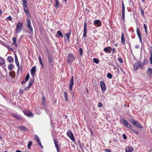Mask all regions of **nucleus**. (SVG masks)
<instances>
[{
	"label": "nucleus",
	"mask_w": 152,
	"mask_h": 152,
	"mask_svg": "<svg viewBox=\"0 0 152 152\" xmlns=\"http://www.w3.org/2000/svg\"><path fill=\"white\" fill-rule=\"evenodd\" d=\"M33 142L32 141H30L29 142L28 145V149H30L31 148V147L32 145V144Z\"/></svg>",
	"instance_id": "37"
},
{
	"label": "nucleus",
	"mask_w": 152,
	"mask_h": 152,
	"mask_svg": "<svg viewBox=\"0 0 152 152\" xmlns=\"http://www.w3.org/2000/svg\"><path fill=\"white\" fill-rule=\"evenodd\" d=\"M34 82V80H31V81H30L29 82V85H28V87H26L25 88L24 90H26L28 89V88H29L32 85V84H33V83Z\"/></svg>",
	"instance_id": "25"
},
{
	"label": "nucleus",
	"mask_w": 152,
	"mask_h": 152,
	"mask_svg": "<svg viewBox=\"0 0 152 152\" xmlns=\"http://www.w3.org/2000/svg\"><path fill=\"white\" fill-rule=\"evenodd\" d=\"M123 137L124 139H127V137L125 134H123Z\"/></svg>",
	"instance_id": "48"
},
{
	"label": "nucleus",
	"mask_w": 152,
	"mask_h": 152,
	"mask_svg": "<svg viewBox=\"0 0 152 152\" xmlns=\"http://www.w3.org/2000/svg\"><path fill=\"white\" fill-rule=\"evenodd\" d=\"M121 43L123 44H125V39L124 37V34L123 33H122L121 35Z\"/></svg>",
	"instance_id": "23"
},
{
	"label": "nucleus",
	"mask_w": 152,
	"mask_h": 152,
	"mask_svg": "<svg viewBox=\"0 0 152 152\" xmlns=\"http://www.w3.org/2000/svg\"><path fill=\"white\" fill-rule=\"evenodd\" d=\"M7 60L10 63L11 62L13 61V58L10 56H9L7 57Z\"/></svg>",
	"instance_id": "28"
},
{
	"label": "nucleus",
	"mask_w": 152,
	"mask_h": 152,
	"mask_svg": "<svg viewBox=\"0 0 152 152\" xmlns=\"http://www.w3.org/2000/svg\"><path fill=\"white\" fill-rule=\"evenodd\" d=\"M74 85V81H70L69 87V89L70 91H72V86Z\"/></svg>",
	"instance_id": "24"
},
{
	"label": "nucleus",
	"mask_w": 152,
	"mask_h": 152,
	"mask_svg": "<svg viewBox=\"0 0 152 152\" xmlns=\"http://www.w3.org/2000/svg\"><path fill=\"white\" fill-rule=\"evenodd\" d=\"M143 26H144V28L145 29V30L146 29H147V28H146V25H145V24H144V25H143Z\"/></svg>",
	"instance_id": "53"
},
{
	"label": "nucleus",
	"mask_w": 152,
	"mask_h": 152,
	"mask_svg": "<svg viewBox=\"0 0 152 152\" xmlns=\"http://www.w3.org/2000/svg\"><path fill=\"white\" fill-rule=\"evenodd\" d=\"M57 34L58 36H60L62 38L63 37V36L60 31H58L57 32Z\"/></svg>",
	"instance_id": "33"
},
{
	"label": "nucleus",
	"mask_w": 152,
	"mask_h": 152,
	"mask_svg": "<svg viewBox=\"0 0 152 152\" xmlns=\"http://www.w3.org/2000/svg\"><path fill=\"white\" fill-rule=\"evenodd\" d=\"M38 144L42 148H43V146H42V144L40 142V141L39 142H37Z\"/></svg>",
	"instance_id": "47"
},
{
	"label": "nucleus",
	"mask_w": 152,
	"mask_h": 152,
	"mask_svg": "<svg viewBox=\"0 0 152 152\" xmlns=\"http://www.w3.org/2000/svg\"><path fill=\"white\" fill-rule=\"evenodd\" d=\"M104 51L106 53H110L111 51V49L107 48H105L104 49Z\"/></svg>",
	"instance_id": "27"
},
{
	"label": "nucleus",
	"mask_w": 152,
	"mask_h": 152,
	"mask_svg": "<svg viewBox=\"0 0 152 152\" xmlns=\"http://www.w3.org/2000/svg\"><path fill=\"white\" fill-rule=\"evenodd\" d=\"M126 152H132L133 151V148L131 146H127L125 148Z\"/></svg>",
	"instance_id": "17"
},
{
	"label": "nucleus",
	"mask_w": 152,
	"mask_h": 152,
	"mask_svg": "<svg viewBox=\"0 0 152 152\" xmlns=\"http://www.w3.org/2000/svg\"><path fill=\"white\" fill-rule=\"evenodd\" d=\"M23 8L25 13L27 15L29 14V13L28 11V8L27 5H23Z\"/></svg>",
	"instance_id": "15"
},
{
	"label": "nucleus",
	"mask_w": 152,
	"mask_h": 152,
	"mask_svg": "<svg viewBox=\"0 0 152 152\" xmlns=\"http://www.w3.org/2000/svg\"><path fill=\"white\" fill-rule=\"evenodd\" d=\"M2 138V137L1 136V135L0 134V140Z\"/></svg>",
	"instance_id": "62"
},
{
	"label": "nucleus",
	"mask_w": 152,
	"mask_h": 152,
	"mask_svg": "<svg viewBox=\"0 0 152 152\" xmlns=\"http://www.w3.org/2000/svg\"><path fill=\"white\" fill-rule=\"evenodd\" d=\"M15 62L17 66L18 67V70L17 71H18L20 69V66L18 62L16 55H15Z\"/></svg>",
	"instance_id": "19"
},
{
	"label": "nucleus",
	"mask_w": 152,
	"mask_h": 152,
	"mask_svg": "<svg viewBox=\"0 0 152 152\" xmlns=\"http://www.w3.org/2000/svg\"><path fill=\"white\" fill-rule=\"evenodd\" d=\"M67 134L72 141H75L74 135L71 132V131L67 132Z\"/></svg>",
	"instance_id": "5"
},
{
	"label": "nucleus",
	"mask_w": 152,
	"mask_h": 152,
	"mask_svg": "<svg viewBox=\"0 0 152 152\" xmlns=\"http://www.w3.org/2000/svg\"><path fill=\"white\" fill-rule=\"evenodd\" d=\"M87 34V26L86 23L85 22H84V27L83 29V36L84 37H86Z\"/></svg>",
	"instance_id": "11"
},
{
	"label": "nucleus",
	"mask_w": 152,
	"mask_h": 152,
	"mask_svg": "<svg viewBox=\"0 0 152 152\" xmlns=\"http://www.w3.org/2000/svg\"><path fill=\"white\" fill-rule=\"evenodd\" d=\"M145 32L146 33V34H147V29H146L145 30Z\"/></svg>",
	"instance_id": "57"
},
{
	"label": "nucleus",
	"mask_w": 152,
	"mask_h": 152,
	"mask_svg": "<svg viewBox=\"0 0 152 152\" xmlns=\"http://www.w3.org/2000/svg\"><path fill=\"white\" fill-rule=\"evenodd\" d=\"M115 48H113V53H114V50H115Z\"/></svg>",
	"instance_id": "59"
},
{
	"label": "nucleus",
	"mask_w": 152,
	"mask_h": 152,
	"mask_svg": "<svg viewBox=\"0 0 152 152\" xmlns=\"http://www.w3.org/2000/svg\"><path fill=\"white\" fill-rule=\"evenodd\" d=\"M107 77L108 78L110 79L112 78V75L111 74L108 73L107 75Z\"/></svg>",
	"instance_id": "41"
},
{
	"label": "nucleus",
	"mask_w": 152,
	"mask_h": 152,
	"mask_svg": "<svg viewBox=\"0 0 152 152\" xmlns=\"http://www.w3.org/2000/svg\"><path fill=\"white\" fill-rule=\"evenodd\" d=\"M75 59L74 55L71 53L69 54L68 56V62L70 63L73 61Z\"/></svg>",
	"instance_id": "4"
},
{
	"label": "nucleus",
	"mask_w": 152,
	"mask_h": 152,
	"mask_svg": "<svg viewBox=\"0 0 152 152\" xmlns=\"http://www.w3.org/2000/svg\"><path fill=\"white\" fill-rule=\"evenodd\" d=\"M23 28L22 23L19 21H18L16 25V32L17 34L20 33L22 30Z\"/></svg>",
	"instance_id": "1"
},
{
	"label": "nucleus",
	"mask_w": 152,
	"mask_h": 152,
	"mask_svg": "<svg viewBox=\"0 0 152 152\" xmlns=\"http://www.w3.org/2000/svg\"><path fill=\"white\" fill-rule=\"evenodd\" d=\"M23 3V5H27V0H22Z\"/></svg>",
	"instance_id": "42"
},
{
	"label": "nucleus",
	"mask_w": 152,
	"mask_h": 152,
	"mask_svg": "<svg viewBox=\"0 0 152 152\" xmlns=\"http://www.w3.org/2000/svg\"><path fill=\"white\" fill-rule=\"evenodd\" d=\"M16 39L15 37H14L12 38V40L14 44H15L16 41Z\"/></svg>",
	"instance_id": "44"
},
{
	"label": "nucleus",
	"mask_w": 152,
	"mask_h": 152,
	"mask_svg": "<svg viewBox=\"0 0 152 152\" xmlns=\"http://www.w3.org/2000/svg\"><path fill=\"white\" fill-rule=\"evenodd\" d=\"M4 59L0 56V65L4 64Z\"/></svg>",
	"instance_id": "29"
},
{
	"label": "nucleus",
	"mask_w": 152,
	"mask_h": 152,
	"mask_svg": "<svg viewBox=\"0 0 152 152\" xmlns=\"http://www.w3.org/2000/svg\"><path fill=\"white\" fill-rule=\"evenodd\" d=\"M135 48H139V47H138V45H136L135 46Z\"/></svg>",
	"instance_id": "58"
},
{
	"label": "nucleus",
	"mask_w": 152,
	"mask_h": 152,
	"mask_svg": "<svg viewBox=\"0 0 152 152\" xmlns=\"http://www.w3.org/2000/svg\"><path fill=\"white\" fill-rule=\"evenodd\" d=\"M100 85L102 88V91H105L106 90V87L104 83L102 81H101L100 83Z\"/></svg>",
	"instance_id": "9"
},
{
	"label": "nucleus",
	"mask_w": 152,
	"mask_h": 152,
	"mask_svg": "<svg viewBox=\"0 0 152 152\" xmlns=\"http://www.w3.org/2000/svg\"><path fill=\"white\" fill-rule=\"evenodd\" d=\"M137 35L139 37V38L140 39V42L141 43H142V37L140 33V31L139 29L138 28H137Z\"/></svg>",
	"instance_id": "13"
},
{
	"label": "nucleus",
	"mask_w": 152,
	"mask_h": 152,
	"mask_svg": "<svg viewBox=\"0 0 152 152\" xmlns=\"http://www.w3.org/2000/svg\"><path fill=\"white\" fill-rule=\"evenodd\" d=\"M70 81H74V80H73V76H72V77Z\"/></svg>",
	"instance_id": "56"
},
{
	"label": "nucleus",
	"mask_w": 152,
	"mask_h": 152,
	"mask_svg": "<svg viewBox=\"0 0 152 152\" xmlns=\"http://www.w3.org/2000/svg\"><path fill=\"white\" fill-rule=\"evenodd\" d=\"M24 114L26 115L29 117L33 116V115L32 113L29 111L28 110H25L23 111Z\"/></svg>",
	"instance_id": "6"
},
{
	"label": "nucleus",
	"mask_w": 152,
	"mask_h": 152,
	"mask_svg": "<svg viewBox=\"0 0 152 152\" xmlns=\"http://www.w3.org/2000/svg\"><path fill=\"white\" fill-rule=\"evenodd\" d=\"M71 31H70L68 33H66V36L67 37V39L68 41H69V37L70 36L71 34Z\"/></svg>",
	"instance_id": "30"
},
{
	"label": "nucleus",
	"mask_w": 152,
	"mask_h": 152,
	"mask_svg": "<svg viewBox=\"0 0 152 152\" xmlns=\"http://www.w3.org/2000/svg\"><path fill=\"white\" fill-rule=\"evenodd\" d=\"M55 7L57 9L58 7L60 5V4L58 0H55Z\"/></svg>",
	"instance_id": "22"
},
{
	"label": "nucleus",
	"mask_w": 152,
	"mask_h": 152,
	"mask_svg": "<svg viewBox=\"0 0 152 152\" xmlns=\"http://www.w3.org/2000/svg\"><path fill=\"white\" fill-rule=\"evenodd\" d=\"M13 67V65L12 64H10L8 66V68L9 70H12Z\"/></svg>",
	"instance_id": "34"
},
{
	"label": "nucleus",
	"mask_w": 152,
	"mask_h": 152,
	"mask_svg": "<svg viewBox=\"0 0 152 152\" xmlns=\"http://www.w3.org/2000/svg\"><path fill=\"white\" fill-rule=\"evenodd\" d=\"M150 63L152 64V53L151 50L150 51Z\"/></svg>",
	"instance_id": "35"
},
{
	"label": "nucleus",
	"mask_w": 152,
	"mask_h": 152,
	"mask_svg": "<svg viewBox=\"0 0 152 152\" xmlns=\"http://www.w3.org/2000/svg\"><path fill=\"white\" fill-rule=\"evenodd\" d=\"M35 139L37 142L40 141L39 137L37 135H36L35 136Z\"/></svg>",
	"instance_id": "39"
},
{
	"label": "nucleus",
	"mask_w": 152,
	"mask_h": 152,
	"mask_svg": "<svg viewBox=\"0 0 152 152\" xmlns=\"http://www.w3.org/2000/svg\"><path fill=\"white\" fill-rule=\"evenodd\" d=\"M29 74H28L27 75L26 77L25 78V80L26 81H27L29 79Z\"/></svg>",
	"instance_id": "40"
},
{
	"label": "nucleus",
	"mask_w": 152,
	"mask_h": 152,
	"mask_svg": "<svg viewBox=\"0 0 152 152\" xmlns=\"http://www.w3.org/2000/svg\"><path fill=\"white\" fill-rule=\"evenodd\" d=\"M48 60L49 63H51L53 62V59L50 56L48 57Z\"/></svg>",
	"instance_id": "36"
},
{
	"label": "nucleus",
	"mask_w": 152,
	"mask_h": 152,
	"mask_svg": "<svg viewBox=\"0 0 152 152\" xmlns=\"http://www.w3.org/2000/svg\"><path fill=\"white\" fill-rule=\"evenodd\" d=\"M122 18L123 20L124 21L125 20V6L124 3L122 4Z\"/></svg>",
	"instance_id": "8"
},
{
	"label": "nucleus",
	"mask_w": 152,
	"mask_h": 152,
	"mask_svg": "<svg viewBox=\"0 0 152 152\" xmlns=\"http://www.w3.org/2000/svg\"><path fill=\"white\" fill-rule=\"evenodd\" d=\"M141 1L142 2H143L145 1V0H141Z\"/></svg>",
	"instance_id": "64"
},
{
	"label": "nucleus",
	"mask_w": 152,
	"mask_h": 152,
	"mask_svg": "<svg viewBox=\"0 0 152 152\" xmlns=\"http://www.w3.org/2000/svg\"><path fill=\"white\" fill-rule=\"evenodd\" d=\"M12 20V18L11 16H9L7 18V20Z\"/></svg>",
	"instance_id": "45"
},
{
	"label": "nucleus",
	"mask_w": 152,
	"mask_h": 152,
	"mask_svg": "<svg viewBox=\"0 0 152 152\" xmlns=\"http://www.w3.org/2000/svg\"><path fill=\"white\" fill-rule=\"evenodd\" d=\"M45 104V99L44 97H43L42 104L44 105Z\"/></svg>",
	"instance_id": "46"
},
{
	"label": "nucleus",
	"mask_w": 152,
	"mask_h": 152,
	"mask_svg": "<svg viewBox=\"0 0 152 152\" xmlns=\"http://www.w3.org/2000/svg\"><path fill=\"white\" fill-rule=\"evenodd\" d=\"M141 63L137 62V63H135L134 66V69L135 71H136L138 69V67L139 66H140Z\"/></svg>",
	"instance_id": "18"
},
{
	"label": "nucleus",
	"mask_w": 152,
	"mask_h": 152,
	"mask_svg": "<svg viewBox=\"0 0 152 152\" xmlns=\"http://www.w3.org/2000/svg\"><path fill=\"white\" fill-rule=\"evenodd\" d=\"M54 142L55 145V147L57 149L58 152H60V148L58 146V142L55 139L53 140Z\"/></svg>",
	"instance_id": "10"
},
{
	"label": "nucleus",
	"mask_w": 152,
	"mask_h": 152,
	"mask_svg": "<svg viewBox=\"0 0 152 152\" xmlns=\"http://www.w3.org/2000/svg\"><path fill=\"white\" fill-rule=\"evenodd\" d=\"M132 132L134 133H135V134H136L137 135L138 134H139V132H138L137 131H136V130H135L134 129H132Z\"/></svg>",
	"instance_id": "43"
},
{
	"label": "nucleus",
	"mask_w": 152,
	"mask_h": 152,
	"mask_svg": "<svg viewBox=\"0 0 152 152\" xmlns=\"http://www.w3.org/2000/svg\"><path fill=\"white\" fill-rule=\"evenodd\" d=\"M104 151L106 152H111L108 149H105L104 150Z\"/></svg>",
	"instance_id": "51"
},
{
	"label": "nucleus",
	"mask_w": 152,
	"mask_h": 152,
	"mask_svg": "<svg viewBox=\"0 0 152 152\" xmlns=\"http://www.w3.org/2000/svg\"><path fill=\"white\" fill-rule=\"evenodd\" d=\"M94 24L97 26L99 27L101 25V22L98 20H95L94 22Z\"/></svg>",
	"instance_id": "16"
},
{
	"label": "nucleus",
	"mask_w": 152,
	"mask_h": 152,
	"mask_svg": "<svg viewBox=\"0 0 152 152\" xmlns=\"http://www.w3.org/2000/svg\"><path fill=\"white\" fill-rule=\"evenodd\" d=\"M118 60L121 63H122L123 62L122 59L121 58H119Z\"/></svg>",
	"instance_id": "50"
},
{
	"label": "nucleus",
	"mask_w": 152,
	"mask_h": 152,
	"mask_svg": "<svg viewBox=\"0 0 152 152\" xmlns=\"http://www.w3.org/2000/svg\"><path fill=\"white\" fill-rule=\"evenodd\" d=\"M130 121L131 123L135 127H137L140 129H142V125L139 123L137 122L136 121L131 119L130 120Z\"/></svg>",
	"instance_id": "2"
},
{
	"label": "nucleus",
	"mask_w": 152,
	"mask_h": 152,
	"mask_svg": "<svg viewBox=\"0 0 152 152\" xmlns=\"http://www.w3.org/2000/svg\"><path fill=\"white\" fill-rule=\"evenodd\" d=\"M36 66H33L31 69V75L34 77V76L35 74V72L36 71Z\"/></svg>",
	"instance_id": "14"
},
{
	"label": "nucleus",
	"mask_w": 152,
	"mask_h": 152,
	"mask_svg": "<svg viewBox=\"0 0 152 152\" xmlns=\"http://www.w3.org/2000/svg\"><path fill=\"white\" fill-rule=\"evenodd\" d=\"M19 129L20 130H24L26 131L28 129L27 128L24 126H20L19 127Z\"/></svg>",
	"instance_id": "26"
},
{
	"label": "nucleus",
	"mask_w": 152,
	"mask_h": 152,
	"mask_svg": "<svg viewBox=\"0 0 152 152\" xmlns=\"http://www.w3.org/2000/svg\"><path fill=\"white\" fill-rule=\"evenodd\" d=\"M122 121L124 125L127 127L131 128V126L130 124H129L126 120L124 119H123Z\"/></svg>",
	"instance_id": "7"
},
{
	"label": "nucleus",
	"mask_w": 152,
	"mask_h": 152,
	"mask_svg": "<svg viewBox=\"0 0 152 152\" xmlns=\"http://www.w3.org/2000/svg\"><path fill=\"white\" fill-rule=\"evenodd\" d=\"M147 74L150 77H152V69L149 68L147 72Z\"/></svg>",
	"instance_id": "20"
},
{
	"label": "nucleus",
	"mask_w": 152,
	"mask_h": 152,
	"mask_svg": "<svg viewBox=\"0 0 152 152\" xmlns=\"http://www.w3.org/2000/svg\"><path fill=\"white\" fill-rule=\"evenodd\" d=\"M39 63L41 64V65L43 67V65L42 63V59L41 58V56H39Z\"/></svg>",
	"instance_id": "32"
},
{
	"label": "nucleus",
	"mask_w": 152,
	"mask_h": 152,
	"mask_svg": "<svg viewBox=\"0 0 152 152\" xmlns=\"http://www.w3.org/2000/svg\"><path fill=\"white\" fill-rule=\"evenodd\" d=\"M93 61L95 63H96L97 64H98L99 63V60L96 58H94L93 59Z\"/></svg>",
	"instance_id": "38"
},
{
	"label": "nucleus",
	"mask_w": 152,
	"mask_h": 152,
	"mask_svg": "<svg viewBox=\"0 0 152 152\" xmlns=\"http://www.w3.org/2000/svg\"><path fill=\"white\" fill-rule=\"evenodd\" d=\"M16 152H21L20 150H17L16 151Z\"/></svg>",
	"instance_id": "60"
},
{
	"label": "nucleus",
	"mask_w": 152,
	"mask_h": 152,
	"mask_svg": "<svg viewBox=\"0 0 152 152\" xmlns=\"http://www.w3.org/2000/svg\"><path fill=\"white\" fill-rule=\"evenodd\" d=\"M79 51L80 53V55L81 56H83V50L82 48H80L79 50Z\"/></svg>",
	"instance_id": "31"
},
{
	"label": "nucleus",
	"mask_w": 152,
	"mask_h": 152,
	"mask_svg": "<svg viewBox=\"0 0 152 152\" xmlns=\"http://www.w3.org/2000/svg\"><path fill=\"white\" fill-rule=\"evenodd\" d=\"M12 115L13 117L15 118L18 121H21L22 120V117L20 115H17L15 114H12Z\"/></svg>",
	"instance_id": "12"
},
{
	"label": "nucleus",
	"mask_w": 152,
	"mask_h": 152,
	"mask_svg": "<svg viewBox=\"0 0 152 152\" xmlns=\"http://www.w3.org/2000/svg\"><path fill=\"white\" fill-rule=\"evenodd\" d=\"M25 83V81L24 80H23L21 81V83L22 84H24Z\"/></svg>",
	"instance_id": "55"
},
{
	"label": "nucleus",
	"mask_w": 152,
	"mask_h": 152,
	"mask_svg": "<svg viewBox=\"0 0 152 152\" xmlns=\"http://www.w3.org/2000/svg\"><path fill=\"white\" fill-rule=\"evenodd\" d=\"M148 63V61L146 60H144V63L147 64Z\"/></svg>",
	"instance_id": "52"
},
{
	"label": "nucleus",
	"mask_w": 152,
	"mask_h": 152,
	"mask_svg": "<svg viewBox=\"0 0 152 152\" xmlns=\"http://www.w3.org/2000/svg\"><path fill=\"white\" fill-rule=\"evenodd\" d=\"M141 63V65L140 66H140L141 67H142L143 66L144 64H143L142 63Z\"/></svg>",
	"instance_id": "54"
},
{
	"label": "nucleus",
	"mask_w": 152,
	"mask_h": 152,
	"mask_svg": "<svg viewBox=\"0 0 152 152\" xmlns=\"http://www.w3.org/2000/svg\"><path fill=\"white\" fill-rule=\"evenodd\" d=\"M27 27L30 30L31 33H33V29L31 26V23L29 19L27 18Z\"/></svg>",
	"instance_id": "3"
},
{
	"label": "nucleus",
	"mask_w": 152,
	"mask_h": 152,
	"mask_svg": "<svg viewBox=\"0 0 152 152\" xmlns=\"http://www.w3.org/2000/svg\"><path fill=\"white\" fill-rule=\"evenodd\" d=\"M98 106L100 107H101L103 106V104L102 103L100 102H99L98 103Z\"/></svg>",
	"instance_id": "49"
},
{
	"label": "nucleus",
	"mask_w": 152,
	"mask_h": 152,
	"mask_svg": "<svg viewBox=\"0 0 152 152\" xmlns=\"http://www.w3.org/2000/svg\"><path fill=\"white\" fill-rule=\"evenodd\" d=\"M2 11L1 10H0V14H1L2 13Z\"/></svg>",
	"instance_id": "61"
},
{
	"label": "nucleus",
	"mask_w": 152,
	"mask_h": 152,
	"mask_svg": "<svg viewBox=\"0 0 152 152\" xmlns=\"http://www.w3.org/2000/svg\"><path fill=\"white\" fill-rule=\"evenodd\" d=\"M141 12H142V14L143 15L144 14V12L143 11H141Z\"/></svg>",
	"instance_id": "63"
},
{
	"label": "nucleus",
	"mask_w": 152,
	"mask_h": 152,
	"mask_svg": "<svg viewBox=\"0 0 152 152\" xmlns=\"http://www.w3.org/2000/svg\"><path fill=\"white\" fill-rule=\"evenodd\" d=\"M64 96L65 98V101L66 102H68V93L66 91H65L64 92Z\"/></svg>",
	"instance_id": "21"
}]
</instances>
